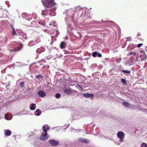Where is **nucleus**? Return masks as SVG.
<instances>
[{
    "label": "nucleus",
    "instance_id": "f257e3e1",
    "mask_svg": "<svg viewBox=\"0 0 147 147\" xmlns=\"http://www.w3.org/2000/svg\"><path fill=\"white\" fill-rule=\"evenodd\" d=\"M41 2L44 6L48 8L52 7L56 5L54 0H41Z\"/></svg>",
    "mask_w": 147,
    "mask_h": 147
},
{
    "label": "nucleus",
    "instance_id": "f03ea898",
    "mask_svg": "<svg viewBox=\"0 0 147 147\" xmlns=\"http://www.w3.org/2000/svg\"><path fill=\"white\" fill-rule=\"evenodd\" d=\"M117 137L120 139L121 142L123 141V139L124 137V134L122 131H119L117 133Z\"/></svg>",
    "mask_w": 147,
    "mask_h": 147
},
{
    "label": "nucleus",
    "instance_id": "7ed1b4c3",
    "mask_svg": "<svg viewBox=\"0 0 147 147\" xmlns=\"http://www.w3.org/2000/svg\"><path fill=\"white\" fill-rule=\"evenodd\" d=\"M49 142L50 143L51 145L53 146H55L58 145L59 144V143L53 140H50L49 141Z\"/></svg>",
    "mask_w": 147,
    "mask_h": 147
},
{
    "label": "nucleus",
    "instance_id": "20e7f679",
    "mask_svg": "<svg viewBox=\"0 0 147 147\" xmlns=\"http://www.w3.org/2000/svg\"><path fill=\"white\" fill-rule=\"evenodd\" d=\"M64 92L68 94H72L73 93V90L70 88L69 89L65 88L64 89Z\"/></svg>",
    "mask_w": 147,
    "mask_h": 147
},
{
    "label": "nucleus",
    "instance_id": "39448f33",
    "mask_svg": "<svg viewBox=\"0 0 147 147\" xmlns=\"http://www.w3.org/2000/svg\"><path fill=\"white\" fill-rule=\"evenodd\" d=\"M47 133H45L42 134L40 137V139L42 140H45L47 139L48 137H47Z\"/></svg>",
    "mask_w": 147,
    "mask_h": 147
},
{
    "label": "nucleus",
    "instance_id": "423d86ee",
    "mask_svg": "<svg viewBox=\"0 0 147 147\" xmlns=\"http://www.w3.org/2000/svg\"><path fill=\"white\" fill-rule=\"evenodd\" d=\"M38 94L42 97H44L46 96L45 92L42 90H40L38 93Z\"/></svg>",
    "mask_w": 147,
    "mask_h": 147
},
{
    "label": "nucleus",
    "instance_id": "0eeeda50",
    "mask_svg": "<svg viewBox=\"0 0 147 147\" xmlns=\"http://www.w3.org/2000/svg\"><path fill=\"white\" fill-rule=\"evenodd\" d=\"M83 96L86 98H92L93 96V95L92 94L89 93H85L83 94Z\"/></svg>",
    "mask_w": 147,
    "mask_h": 147
},
{
    "label": "nucleus",
    "instance_id": "6e6552de",
    "mask_svg": "<svg viewBox=\"0 0 147 147\" xmlns=\"http://www.w3.org/2000/svg\"><path fill=\"white\" fill-rule=\"evenodd\" d=\"M66 46V43L65 42H61L60 45V47L61 49L65 48Z\"/></svg>",
    "mask_w": 147,
    "mask_h": 147
},
{
    "label": "nucleus",
    "instance_id": "1a4fd4ad",
    "mask_svg": "<svg viewBox=\"0 0 147 147\" xmlns=\"http://www.w3.org/2000/svg\"><path fill=\"white\" fill-rule=\"evenodd\" d=\"M5 134L6 136H10L11 134V132L10 130H7Z\"/></svg>",
    "mask_w": 147,
    "mask_h": 147
},
{
    "label": "nucleus",
    "instance_id": "9d476101",
    "mask_svg": "<svg viewBox=\"0 0 147 147\" xmlns=\"http://www.w3.org/2000/svg\"><path fill=\"white\" fill-rule=\"evenodd\" d=\"M36 105L34 103H32L31 106L30 107L31 110H34L36 109Z\"/></svg>",
    "mask_w": 147,
    "mask_h": 147
},
{
    "label": "nucleus",
    "instance_id": "9b49d317",
    "mask_svg": "<svg viewBox=\"0 0 147 147\" xmlns=\"http://www.w3.org/2000/svg\"><path fill=\"white\" fill-rule=\"evenodd\" d=\"M36 112L37 113L36 114V116H39L41 114V111L40 110L37 109L36 110Z\"/></svg>",
    "mask_w": 147,
    "mask_h": 147
},
{
    "label": "nucleus",
    "instance_id": "f8f14e48",
    "mask_svg": "<svg viewBox=\"0 0 147 147\" xmlns=\"http://www.w3.org/2000/svg\"><path fill=\"white\" fill-rule=\"evenodd\" d=\"M97 54L98 52L95 51L92 53V55L93 57H96L97 56Z\"/></svg>",
    "mask_w": 147,
    "mask_h": 147
},
{
    "label": "nucleus",
    "instance_id": "ddd939ff",
    "mask_svg": "<svg viewBox=\"0 0 147 147\" xmlns=\"http://www.w3.org/2000/svg\"><path fill=\"white\" fill-rule=\"evenodd\" d=\"M55 96L56 98H61V96L60 94L58 93L56 94Z\"/></svg>",
    "mask_w": 147,
    "mask_h": 147
},
{
    "label": "nucleus",
    "instance_id": "4468645a",
    "mask_svg": "<svg viewBox=\"0 0 147 147\" xmlns=\"http://www.w3.org/2000/svg\"><path fill=\"white\" fill-rule=\"evenodd\" d=\"M12 34L13 36L14 35H17L16 33V32L15 29L14 28H13V31L12 33Z\"/></svg>",
    "mask_w": 147,
    "mask_h": 147
},
{
    "label": "nucleus",
    "instance_id": "2eb2a0df",
    "mask_svg": "<svg viewBox=\"0 0 147 147\" xmlns=\"http://www.w3.org/2000/svg\"><path fill=\"white\" fill-rule=\"evenodd\" d=\"M121 81L123 84H127V82L125 79L123 78L121 79Z\"/></svg>",
    "mask_w": 147,
    "mask_h": 147
},
{
    "label": "nucleus",
    "instance_id": "dca6fc26",
    "mask_svg": "<svg viewBox=\"0 0 147 147\" xmlns=\"http://www.w3.org/2000/svg\"><path fill=\"white\" fill-rule=\"evenodd\" d=\"M122 72L124 73H126L128 74H129L130 73V71L126 70H122Z\"/></svg>",
    "mask_w": 147,
    "mask_h": 147
},
{
    "label": "nucleus",
    "instance_id": "f3484780",
    "mask_svg": "<svg viewBox=\"0 0 147 147\" xmlns=\"http://www.w3.org/2000/svg\"><path fill=\"white\" fill-rule=\"evenodd\" d=\"M135 54H136L135 53H134L133 52H131L128 53L127 54V55H128V56H130L131 55H134L135 56Z\"/></svg>",
    "mask_w": 147,
    "mask_h": 147
},
{
    "label": "nucleus",
    "instance_id": "a211bd4d",
    "mask_svg": "<svg viewBox=\"0 0 147 147\" xmlns=\"http://www.w3.org/2000/svg\"><path fill=\"white\" fill-rule=\"evenodd\" d=\"M24 82H21L20 83V85L21 87V88H22L24 86Z\"/></svg>",
    "mask_w": 147,
    "mask_h": 147
},
{
    "label": "nucleus",
    "instance_id": "6ab92c4d",
    "mask_svg": "<svg viewBox=\"0 0 147 147\" xmlns=\"http://www.w3.org/2000/svg\"><path fill=\"white\" fill-rule=\"evenodd\" d=\"M122 60V59L121 57H119V58L117 59L116 60L117 63H120L121 62Z\"/></svg>",
    "mask_w": 147,
    "mask_h": 147
},
{
    "label": "nucleus",
    "instance_id": "aec40b11",
    "mask_svg": "<svg viewBox=\"0 0 147 147\" xmlns=\"http://www.w3.org/2000/svg\"><path fill=\"white\" fill-rule=\"evenodd\" d=\"M123 104L125 106H126L127 107H128L129 106V104L127 102H124L123 103Z\"/></svg>",
    "mask_w": 147,
    "mask_h": 147
},
{
    "label": "nucleus",
    "instance_id": "412c9836",
    "mask_svg": "<svg viewBox=\"0 0 147 147\" xmlns=\"http://www.w3.org/2000/svg\"><path fill=\"white\" fill-rule=\"evenodd\" d=\"M42 128L43 131L45 132V133H47V130L46 129L45 126H43L42 127Z\"/></svg>",
    "mask_w": 147,
    "mask_h": 147
},
{
    "label": "nucleus",
    "instance_id": "4be33fe9",
    "mask_svg": "<svg viewBox=\"0 0 147 147\" xmlns=\"http://www.w3.org/2000/svg\"><path fill=\"white\" fill-rule=\"evenodd\" d=\"M141 147H147V145L145 143H143L142 144Z\"/></svg>",
    "mask_w": 147,
    "mask_h": 147
},
{
    "label": "nucleus",
    "instance_id": "5701e85b",
    "mask_svg": "<svg viewBox=\"0 0 147 147\" xmlns=\"http://www.w3.org/2000/svg\"><path fill=\"white\" fill-rule=\"evenodd\" d=\"M40 77H41L42 78H43V77L41 75H37L36 76V78L38 79Z\"/></svg>",
    "mask_w": 147,
    "mask_h": 147
},
{
    "label": "nucleus",
    "instance_id": "b1692460",
    "mask_svg": "<svg viewBox=\"0 0 147 147\" xmlns=\"http://www.w3.org/2000/svg\"><path fill=\"white\" fill-rule=\"evenodd\" d=\"M143 45V44L140 43L139 44L137 45V47L138 48L140 47L141 46H142Z\"/></svg>",
    "mask_w": 147,
    "mask_h": 147
},
{
    "label": "nucleus",
    "instance_id": "393cba45",
    "mask_svg": "<svg viewBox=\"0 0 147 147\" xmlns=\"http://www.w3.org/2000/svg\"><path fill=\"white\" fill-rule=\"evenodd\" d=\"M5 117L6 119H7L9 117V115L8 114H5Z\"/></svg>",
    "mask_w": 147,
    "mask_h": 147
},
{
    "label": "nucleus",
    "instance_id": "a878e982",
    "mask_svg": "<svg viewBox=\"0 0 147 147\" xmlns=\"http://www.w3.org/2000/svg\"><path fill=\"white\" fill-rule=\"evenodd\" d=\"M24 16H26V17H27V14L25 13H23L22 14V16L23 17Z\"/></svg>",
    "mask_w": 147,
    "mask_h": 147
},
{
    "label": "nucleus",
    "instance_id": "bb28decb",
    "mask_svg": "<svg viewBox=\"0 0 147 147\" xmlns=\"http://www.w3.org/2000/svg\"><path fill=\"white\" fill-rule=\"evenodd\" d=\"M84 142L86 143H89L88 141L86 139H84Z\"/></svg>",
    "mask_w": 147,
    "mask_h": 147
},
{
    "label": "nucleus",
    "instance_id": "cd10ccee",
    "mask_svg": "<svg viewBox=\"0 0 147 147\" xmlns=\"http://www.w3.org/2000/svg\"><path fill=\"white\" fill-rule=\"evenodd\" d=\"M97 56L99 57H100L102 56V55L101 54L98 53Z\"/></svg>",
    "mask_w": 147,
    "mask_h": 147
},
{
    "label": "nucleus",
    "instance_id": "c85d7f7f",
    "mask_svg": "<svg viewBox=\"0 0 147 147\" xmlns=\"http://www.w3.org/2000/svg\"><path fill=\"white\" fill-rule=\"evenodd\" d=\"M79 140L82 142H84V139L80 138L79 139Z\"/></svg>",
    "mask_w": 147,
    "mask_h": 147
},
{
    "label": "nucleus",
    "instance_id": "c756f323",
    "mask_svg": "<svg viewBox=\"0 0 147 147\" xmlns=\"http://www.w3.org/2000/svg\"><path fill=\"white\" fill-rule=\"evenodd\" d=\"M141 35V34H140V33H138L137 34V36H140Z\"/></svg>",
    "mask_w": 147,
    "mask_h": 147
},
{
    "label": "nucleus",
    "instance_id": "7c9ffc66",
    "mask_svg": "<svg viewBox=\"0 0 147 147\" xmlns=\"http://www.w3.org/2000/svg\"><path fill=\"white\" fill-rule=\"evenodd\" d=\"M50 129V127H47V130H49Z\"/></svg>",
    "mask_w": 147,
    "mask_h": 147
},
{
    "label": "nucleus",
    "instance_id": "2f4dec72",
    "mask_svg": "<svg viewBox=\"0 0 147 147\" xmlns=\"http://www.w3.org/2000/svg\"><path fill=\"white\" fill-rule=\"evenodd\" d=\"M39 50V48L38 49H37V50H36V52H38V50Z\"/></svg>",
    "mask_w": 147,
    "mask_h": 147
},
{
    "label": "nucleus",
    "instance_id": "473e14b6",
    "mask_svg": "<svg viewBox=\"0 0 147 147\" xmlns=\"http://www.w3.org/2000/svg\"><path fill=\"white\" fill-rule=\"evenodd\" d=\"M11 26L12 28H13V26L12 25H11Z\"/></svg>",
    "mask_w": 147,
    "mask_h": 147
},
{
    "label": "nucleus",
    "instance_id": "72a5a7b5",
    "mask_svg": "<svg viewBox=\"0 0 147 147\" xmlns=\"http://www.w3.org/2000/svg\"><path fill=\"white\" fill-rule=\"evenodd\" d=\"M15 50V51H16V49H15V50Z\"/></svg>",
    "mask_w": 147,
    "mask_h": 147
}]
</instances>
